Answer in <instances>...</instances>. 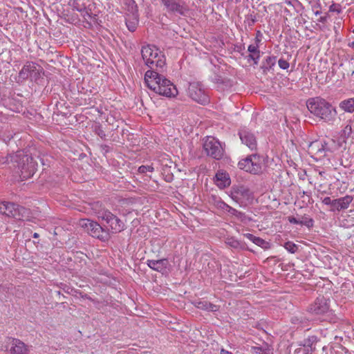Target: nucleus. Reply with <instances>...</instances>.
Masks as SVG:
<instances>
[{
	"mask_svg": "<svg viewBox=\"0 0 354 354\" xmlns=\"http://www.w3.org/2000/svg\"><path fill=\"white\" fill-rule=\"evenodd\" d=\"M44 154L36 147H30L17 151L3 158L1 164H11L15 172L22 180L30 178L37 171V162L35 158H39L44 165Z\"/></svg>",
	"mask_w": 354,
	"mask_h": 354,
	"instance_id": "1",
	"label": "nucleus"
},
{
	"mask_svg": "<svg viewBox=\"0 0 354 354\" xmlns=\"http://www.w3.org/2000/svg\"><path fill=\"white\" fill-rule=\"evenodd\" d=\"M145 82L149 88L160 95L172 97L178 94L176 86L166 78L162 73L153 71H146Z\"/></svg>",
	"mask_w": 354,
	"mask_h": 354,
	"instance_id": "2",
	"label": "nucleus"
},
{
	"mask_svg": "<svg viewBox=\"0 0 354 354\" xmlns=\"http://www.w3.org/2000/svg\"><path fill=\"white\" fill-rule=\"evenodd\" d=\"M306 106L312 114L329 124H333L337 119L336 108L321 97L308 99Z\"/></svg>",
	"mask_w": 354,
	"mask_h": 354,
	"instance_id": "3",
	"label": "nucleus"
},
{
	"mask_svg": "<svg viewBox=\"0 0 354 354\" xmlns=\"http://www.w3.org/2000/svg\"><path fill=\"white\" fill-rule=\"evenodd\" d=\"M142 57L149 68V71L163 73L166 65V59L163 53L156 46L147 45L141 50Z\"/></svg>",
	"mask_w": 354,
	"mask_h": 354,
	"instance_id": "4",
	"label": "nucleus"
},
{
	"mask_svg": "<svg viewBox=\"0 0 354 354\" xmlns=\"http://www.w3.org/2000/svg\"><path fill=\"white\" fill-rule=\"evenodd\" d=\"M80 225L83 227L89 235L102 241H108L110 237L109 230H106L102 227L96 221L88 218H83L80 221Z\"/></svg>",
	"mask_w": 354,
	"mask_h": 354,
	"instance_id": "5",
	"label": "nucleus"
},
{
	"mask_svg": "<svg viewBox=\"0 0 354 354\" xmlns=\"http://www.w3.org/2000/svg\"><path fill=\"white\" fill-rule=\"evenodd\" d=\"M97 214L98 218L105 221L108 225L109 228L106 230H109L111 233L116 234L124 230V223L109 209H102Z\"/></svg>",
	"mask_w": 354,
	"mask_h": 354,
	"instance_id": "6",
	"label": "nucleus"
},
{
	"mask_svg": "<svg viewBox=\"0 0 354 354\" xmlns=\"http://www.w3.org/2000/svg\"><path fill=\"white\" fill-rule=\"evenodd\" d=\"M187 93L194 101L198 104L205 105L209 102L207 91L200 82H191L188 87Z\"/></svg>",
	"mask_w": 354,
	"mask_h": 354,
	"instance_id": "7",
	"label": "nucleus"
},
{
	"mask_svg": "<svg viewBox=\"0 0 354 354\" xmlns=\"http://www.w3.org/2000/svg\"><path fill=\"white\" fill-rule=\"evenodd\" d=\"M203 149L208 156L216 160H221L225 153L222 144L212 137H208L205 140Z\"/></svg>",
	"mask_w": 354,
	"mask_h": 354,
	"instance_id": "8",
	"label": "nucleus"
},
{
	"mask_svg": "<svg viewBox=\"0 0 354 354\" xmlns=\"http://www.w3.org/2000/svg\"><path fill=\"white\" fill-rule=\"evenodd\" d=\"M238 166L241 169L252 174H258L262 170L261 157L257 153H253L240 160Z\"/></svg>",
	"mask_w": 354,
	"mask_h": 354,
	"instance_id": "9",
	"label": "nucleus"
},
{
	"mask_svg": "<svg viewBox=\"0 0 354 354\" xmlns=\"http://www.w3.org/2000/svg\"><path fill=\"white\" fill-rule=\"evenodd\" d=\"M330 301L324 296H319L316 298L308 308V312L316 316H319V319L329 312Z\"/></svg>",
	"mask_w": 354,
	"mask_h": 354,
	"instance_id": "10",
	"label": "nucleus"
},
{
	"mask_svg": "<svg viewBox=\"0 0 354 354\" xmlns=\"http://www.w3.org/2000/svg\"><path fill=\"white\" fill-rule=\"evenodd\" d=\"M238 134L243 145H246L251 151L257 150V138L250 129L246 127H242L239 130Z\"/></svg>",
	"mask_w": 354,
	"mask_h": 354,
	"instance_id": "11",
	"label": "nucleus"
},
{
	"mask_svg": "<svg viewBox=\"0 0 354 354\" xmlns=\"http://www.w3.org/2000/svg\"><path fill=\"white\" fill-rule=\"evenodd\" d=\"M160 1L169 12L185 16L188 11L183 0H160Z\"/></svg>",
	"mask_w": 354,
	"mask_h": 354,
	"instance_id": "12",
	"label": "nucleus"
},
{
	"mask_svg": "<svg viewBox=\"0 0 354 354\" xmlns=\"http://www.w3.org/2000/svg\"><path fill=\"white\" fill-rule=\"evenodd\" d=\"M88 0H73L69 3V5L72 7V8L75 10L81 13V15L85 19H92L94 16H93V13L91 12V8H90V5L87 6V3Z\"/></svg>",
	"mask_w": 354,
	"mask_h": 354,
	"instance_id": "13",
	"label": "nucleus"
},
{
	"mask_svg": "<svg viewBox=\"0 0 354 354\" xmlns=\"http://www.w3.org/2000/svg\"><path fill=\"white\" fill-rule=\"evenodd\" d=\"M329 151L327 145L322 140H315L308 144V151L312 156L322 158L326 156V152Z\"/></svg>",
	"mask_w": 354,
	"mask_h": 354,
	"instance_id": "14",
	"label": "nucleus"
},
{
	"mask_svg": "<svg viewBox=\"0 0 354 354\" xmlns=\"http://www.w3.org/2000/svg\"><path fill=\"white\" fill-rule=\"evenodd\" d=\"M6 213L4 215L8 217L15 218L17 220H21L28 214V209L22 206L13 203H8L7 205Z\"/></svg>",
	"mask_w": 354,
	"mask_h": 354,
	"instance_id": "15",
	"label": "nucleus"
},
{
	"mask_svg": "<svg viewBox=\"0 0 354 354\" xmlns=\"http://www.w3.org/2000/svg\"><path fill=\"white\" fill-rule=\"evenodd\" d=\"M35 68V63L32 62H27L19 73L18 82H22L28 78H30L31 73L34 72Z\"/></svg>",
	"mask_w": 354,
	"mask_h": 354,
	"instance_id": "16",
	"label": "nucleus"
},
{
	"mask_svg": "<svg viewBox=\"0 0 354 354\" xmlns=\"http://www.w3.org/2000/svg\"><path fill=\"white\" fill-rule=\"evenodd\" d=\"M10 353L12 354H28V346L18 339H13L11 342Z\"/></svg>",
	"mask_w": 354,
	"mask_h": 354,
	"instance_id": "17",
	"label": "nucleus"
},
{
	"mask_svg": "<svg viewBox=\"0 0 354 354\" xmlns=\"http://www.w3.org/2000/svg\"><path fill=\"white\" fill-rule=\"evenodd\" d=\"M215 180L217 186L223 189L230 186L231 180L229 174L223 171H218L215 176Z\"/></svg>",
	"mask_w": 354,
	"mask_h": 354,
	"instance_id": "18",
	"label": "nucleus"
},
{
	"mask_svg": "<svg viewBox=\"0 0 354 354\" xmlns=\"http://www.w3.org/2000/svg\"><path fill=\"white\" fill-rule=\"evenodd\" d=\"M353 201V196L350 195H346L344 197L334 199L333 200V207L337 211H341L342 209H346L348 207L349 205Z\"/></svg>",
	"mask_w": 354,
	"mask_h": 354,
	"instance_id": "19",
	"label": "nucleus"
},
{
	"mask_svg": "<svg viewBox=\"0 0 354 354\" xmlns=\"http://www.w3.org/2000/svg\"><path fill=\"white\" fill-rule=\"evenodd\" d=\"M147 264L150 268L157 272H162L167 268L169 261L167 259L147 260Z\"/></svg>",
	"mask_w": 354,
	"mask_h": 354,
	"instance_id": "20",
	"label": "nucleus"
},
{
	"mask_svg": "<svg viewBox=\"0 0 354 354\" xmlns=\"http://www.w3.org/2000/svg\"><path fill=\"white\" fill-rule=\"evenodd\" d=\"M232 194V198L236 201H238L241 198H249L250 196V192L249 189L244 186H239L236 188H234V191Z\"/></svg>",
	"mask_w": 354,
	"mask_h": 354,
	"instance_id": "21",
	"label": "nucleus"
},
{
	"mask_svg": "<svg viewBox=\"0 0 354 354\" xmlns=\"http://www.w3.org/2000/svg\"><path fill=\"white\" fill-rule=\"evenodd\" d=\"M319 338L316 335H309L307 338L304 339L300 346H305L308 348L310 351L315 352L316 351V344L319 342Z\"/></svg>",
	"mask_w": 354,
	"mask_h": 354,
	"instance_id": "22",
	"label": "nucleus"
},
{
	"mask_svg": "<svg viewBox=\"0 0 354 354\" xmlns=\"http://www.w3.org/2000/svg\"><path fill=\"white\" fill-rule=\"evenodd\" d=\"M248 50L250 54L247 57L248 60H252L254 64H257L260 58V50H259L258 44L256 45L251 44L248 46Z\"/></svg>",
	"mask_w": 354,
	"mask_h": 354,
	"instance_id": "23",
	"label": "nucleus"
},
{
	"mask_svg": "<svg viewBox=\"0 0 354 354\" xmlns=\"http://www.w3.org/2000/svg\"><path fill=\"white\" fill-rule=\"evenodd\" d=\"M244 236L246 237L250 241H251L252 242H253L257 245L260 246L263 249H268L270 247V243L268 241H265L264 239L260 237L255 236L252 234H245Z\"/></svg>",
	"mask_w": 354,
	"mask_h": 354,
	"instance_id": "24",
	"label": "nucleus"
},
{
	"mask_svg": "<svg viewBox=\"0 0 354 354\" xmlns=\"http://www.w3.org/2000/svg\"><path fill=\"white\" fill-rule=\"evenodd\" d=\"M195 306L201 310L209 312H216L218 310V307L207 301H198L194 304Z\"/></svg>",
	"mask_w": 354,
	"mask_h": 354,
	"instance_id": "25",
	"label": "nucleus"
},
{
	"mask_svg": "<svg viewBox=\"0 0 354 354\" xmlns=\"http://www.w3.org/2000/svg\"><path fill=\"white\" fill-rule=\"evenodd\" d=\"M339 107L346 113L354 112V97L348 98L341 101L339 104Z\"/></svg>",
	"mask_w": 354,
	"mask_h": 354,
	"instance_id": "26",
	"label": "nucleus"
},
{
	"mask_svg": "<svg viewBox=\"0 0 354 354\" xmlns=\"http://www.w3.org/2000/svg\"><path fill=\"white\" fill-rule=\"evenodd\" d=\"M210 203L213 204L217 209L227 211L229 206L227 203L221 200L220 197L212 195L210 198Z\"/></svg>",
	"mask_w": 354,
	"mask_h": 354,
	"instance_id": "27",
	"label": "nucleus"
},
{
	"mask_svg": "<svg viewBox=\"0 0 354 354\" xmlns=\"http://www.w3.org/2000/svg\"><path fill=\"white\" fill-rule=\"evenodd\" d=\"M138 24V17H131L129 16L126 19V25L129 30L134 32Z\"/></svg>",
	"mask_w": 354,
	"mask_h": 354,
	"instance_id": "28",
	"label": "nucleus"
},
{
	"mask_svg": "<svg viewBox=\"0 0 354 354\" xmlns=\"http://www.w3.org/2000/svg\"><path fill=\"white\" fill-rule=\"evenodd\" d=\"M322 320L335 324L340 321L341 319L339 318L335 314H334L333 311L329 308V312L324 315V316L322 318Z\"/></svg>",
	"mask_w": 354,
	"mask_h": 354,
	"instance_id": "29",
	"label": "nucleus"
},
{
	"mask_svg": "<svg viewBox=\"0 0 354 354\" xmlns=\"http://www.w3.org/2000/svg\"><path fill=\"white\" fill-rule=\"evenodd\" d=\"M128 11L131 14V17H138V8L133 0H128Z\"/></svg>",
	"mask_w": 354,
	"mask_h": 354,
	"instance_id": "30",
	"label": "nucleus"
},
{
	"mask_svg": "<svg viewBox=\"0 0 354 354\" xmlns=\"http://www.w3.org/2000/svg\"><path fill=\"white\" fill-rule=\"evenodd\" d=\"M227 212L228 213H230V214L234 216L236 218L239 219L241 221H243L246 218V216H245V213L239 212L230 206H229Z\"/></svg>",
	"mask_w": 354,
	"mask_h": 354,
	"instance_id": "31",
	"label": "nucleus"
},
{
	"mask_svg": "<svg viewBox=\"0 0 354 354\" xmlns=\"http://www.w3.org/2000/svg\"><path fill=\"white\" fill-rule=\"evenodd\" d=\"M276 64V57L268 56L263 62V68L268 71L270 70Z\"/></svg>",
	"mask_w": 354,
	"mask_h": 354,
	"instance_id": "32",
	"label": "nucleus"
},
{
	"mask_svg": "<svg viewBox=\"0 0 354 354\" xmlns=\"http://www.w3.org/2000/svg\"><path fill=\"white\" fill-rule=\"evenodd\" d=\"M283 246L291 254H295L299 249V246L292 241L286 242Z\"/></svg>",
	"mask_w": 354,
	"mask_h": 354,
	"instance_id": "33",
	"label": "nucleus"
},
{
	"mask_svg": "<svg viewBox=\"0 0 354 354\" xmlns=\"http://www.w3.org/2000/svg\"><path fill=\"white\" fill-rule=\"evenodd\" d=\"M62 287L64 292L67 294L71 295L73 296L77 297V295H82V292L79 290L75 289L73 288L69 287L67 285H62Z\"/></svg>",
	"mask_w": 354,
	"mask_h": 354,
	"instance_id": "34",
	"label": "nucleus"
},
{
	"mask_svg": "<svg viewBox=\"0 0 354 354\" xmlns=\"http://www.w3.org/2000/svg\"><path fill=\"white\" fill-rule=\"evenodd\" d=\"M42 71V68L35 64V68L34 72L31 73L30 80L32 81H37L39 78L41 77V73Z\"/></svg>",
	"mask_w": 354,
	"mask_h": 354,
	"instance_id": "35",
	"label": "nucleus"
},
{
	"mask_svg": "<svg viewBox=\"0 0 354 354\" xmlns=\"http://www.w3.org/2000/svg\"><path fill=\"white\" fill-rule=\"evenodd\" d=\"M226 244L233 248H241V243L238 240L235 239L233 237L227 238L225 241Z\"/></svg>",
	"mask_w": 354,
	"mask_h": 354,
	"instance_id": "36",
	"label": "nucleus"
},
{
	"mask_svg": "<svg viewBox=\"0 0 354 354\" xmlns=\"http://www.w3.org/2000/svg\"><path fill=\"white\" fill-rule=\"evenodd\" d=\"M313 219L306 216H302L301 220H300V225H305L309 229L313 226Z\"/></svg>",
	"mask_w": 354,
	"mask_h": 354,
	"instance_id": "37",
	"label": "nucleus"
},
{
	"mask_svg": "<svg viewBox=\"0 0 354 354\" xmlns=\"http://www.w3.org/2000/svg\"><path fill=\"white\" fill-rule=\"evenodd\" d=\"M95 133L100 136L102 139L106 138L105 131L103 130L102 126L100 124H96L94 127Z\"/></svg>",
	"mask_w": 354,
	"mask_h": 354,
	"instance_id": "38",
	"label": "nucleus"
},
{
	"mask_svg": "<svg viewBox=\"0 0 354 354\" xmlns=\"http://www.w3.org/2000/svg\"><path fill=\"white\" fill-rule=\"evenodd\" d=\"M328 12L340 14L342 12V6L338 3H333L329 7Z\"/></svg>",
	"mask_w": 354,
	"mask_h": 354,
	"instance_id": "39",
	"label": "nucleus"
},
{
	"mask_svg": "<svg viewBox=\"0 0 354 354\" xmlns=\"http://www.w3.org/2000/svg\"><path fill=\"white\" fill-rule=\"evenodd\" d=\"M154 170L153 167H152V165H142L140 167H138V172L140 174H145L147 172H153Z\"/></svg>",
	"mask_w": 354,
	"mask_h": 354,
	"instance_id": "40",
	"label": "nucleus"
},
{
	"mask_svg": "<svg viewBox=\"0 0 354 354\" xmlns=\"http://www.w3.org/2000/svg\"><path fill=\"white\" fill-rule=\"evenodd\" d=\"M313 352L310 351V350L305 346H301V347L297 348L295 351V354H313Z\"/></svg>",
	"mask_w": 354,
	"mask_h": 354,
	"instance_id": "41",
	"label": "nucleus"
},
{
	"mask_svg": "<svg viewBox=\"0 0 354 354\" xmlns=\"http://www.w3.org/2000/svg\"><path fill=\"white\" fill-rule=\"evenodd\" d=\"M278 64L279 66L283 70L288 69L290 66L288 62L283 58L279 59V60L278 61Z\"/></svg>",
	"mask_w": 354,
	"mask_h": 354,
	"instance_id": "42",
	"label": "nucleus"
},
{
	"mask_svg": "<svg viewBox=\"0 0 354 354\" xmlns=\"http://www.w3.org/2000/svg\"><path fill=\"white\" fill-rule=\"evenodd\" d=\"M8 202H0V214H5Z\"/></svg>",
	"mask_w": 354,
	"mask_h": 354,
	"instance_id": "43",
	"label": "nucleus"
},
{
	"mask_svg": "<svg viewBox=\"0 0 354 354\" xmlns=\"http://www.w3.org/2000/svg\"><path fill=\"white\" fill-rule=\"evenodd\" d=\"M330 17V15L328 12H326L324 16L320 17L318 19V21L322 24H325L327 22L328 18Z\"/></svg>",
	"mask_w": 354,
	"mask_h": 354,
	"instance_id": "44",
	"label": "nucleus"
},
{
	"mask_svg": "<svg viewBox=\"0 0 354 354\" xmlns=\"http://www.w3.org/2000/svg\"><path fill=\"white\" fill-rule=\"evenodd\" d=\"M352 132V128L351 126L349 124H347L344 129H343V134L347 135L348 136Z\"/></svg>",
	"mask_w": 354,
	"mask_h": 354,
	"instance_id": "45",
	"label": "nucleus"
},
{
	"mask_svg": "<svg viewBox=\"0 0 354 354\" xmlns=\"http://www.w3.org/2000/svg\"><path fill=\"white\" fill-rule=\"evenodd\" d=\"M322 203L326 205H331L333 207V200H331V198L328 196L325 197L323 199Z\"/></svg>",
	"mask_w": 354,
	"mask_h": 354,
	"instance_id": "46",
	"label": "nucleus"
},
{
	"mask_svg": "<svg viewBox=\"0 0 354 354\" xmlns=\"http://www.w3.org/2000/svg\"><path fill=\"white\" fill-rule=\"evenodd\" d=\"M288 221L290 223H293V224H299L300 225V220H298L297 218H296L294 216H289L288 217Z\"/></svg>",
	"mask_w": 354,
	"mask_h": 354,
	"instance_id": "47",
	"label": "nucleus"
},
{
	"mask_svg": "<svg viewBox=\"0 0 354 354\" xmlns=\"http://www.w3.org/2000/svg\"><path fill=\"white\" fill-rule=\"evenodd\" d=\"M250 17H251V21L248 22V26H252L254 24V23L256 22V17H253L252 15H250Z\"/></svg>",
	"mask_w": 354,
	"mask_h": 354,
	"instance_id": "48",
	"label": "nucleus"
},
{
	"mask_svg": "<svg viewBox=\"0 0 354 354\" xmlns=\"http://www.w3.org/2000/svg\"><path fill=\"white\" fill-rule=\"evenodd\" d=\"M78 295L80 296L82 298L92 300L91 298L86 294H83L82 292V295Z\"/></svg>",
	"mask_w": 354,
	"mask_h": 354,
	"instance_id": "49",
	"label": "nucleus"
},
{
	"mask_svg": "<svg viewBox=\"0 0 354 354\" xmlns=\"http://www.w3.org/2000/svg\"><path fill=\"white\" fill-rule=\"evenodd\" d=\"M221 354H232V353L228 351H226V350L222 348L221 351Z\"/></svg>",
	"mask_w": 354,
	"mask_h": 354,
	"instance_id": "50",
	"label": "nucleus"
},
{
	"mask_svg": "<svg viewBox=\"0 0 354 354\" xmlns=\"http://www.w3.org/2000/svg\"><path fill=\"white\" fill-rule=\"evenodd\" d=\"M292 323L296 324L297 322H299V319L297 317H293L291 319Z\"/></svg>",
	"mask_w": 354,
	"mask_h": 354,
	"instance_id": "51",
	"label": "nucleus"
},
{
	"mask_svg": "<svg viewBox=\"0 0 354 354\" xmlns=\"http://www.w3.org/2000/svg\"><path fill=\"white\" fill-rule=\"evenodd\" d=\"M237 48H238L237 50L239 52H241V51H242V50H243L245 49V46L243 45H242V46H237Z\"/></svg>",
	"mask_w": 354,
	"mask_h": 354,
	"instance_id": "52",
	"label": "nucleus"
},
{
	"mask_svg": "<svg viewBox=\"0 0 354 354\" xmlns=\"http://www.w3.org/2000/svg\"><path fill=\"white\" fill-rule=\"evenodd\" d=\"M39 234L37 232H35L32 235V237L35 238V239L39 238Z\"/></svg>",
	"mask_w": 354,
	"mask_h": 354,
	"instance_id": "53",
	"label": "nucleus"
},
{
	"mask_svg": "<svg viewBox=\"0 0 354 354\" xmlns=\"http://www.w3.org/2000/svg\"><path fill=\"white\" fill-rule=\"evenodd\" d=\"M348 46L354 48V41L348 44Z\"/></svg>",
	"mask_w": 354,
	"mask_h": 354,
	"instance_id": "54",
	"label": "nucleus"
},
{
	"mask_svg": "<svg viewBox=\"0 0 354 354\" xmlns=\"http://www.w3.org/2000/svg\"><path fill=\"white\" fill-rule=\"evenodd\" d=\"M254 349L256 351V352L257 353L258 351H260L261 348L260 347H254Z\"/></svg>",
	"mask_w": 354,
	"mask_h": 354,
	"instance_id": "55",
	"label": "nucleus"
},
{
	"mask_svg": "<svg viewBox=\"0 0 354 354\" xmlns=\"http://www.w3.org/2000/svg\"><path fill=\"white\" fill-rule=\"evenodd\" d=\"M321 13H322V12H321L320 10H317V11L315 12V15H320Z\"/></svg>",
	"mask_w": 354,
	"mask_h": 354,
	"instance_id": "56",
	"label": "nucleus"
},
{
	"mask_svg": "<svg viewBox=\"0 0 354 354\" xmlns=\"http://www.w3.org/2000/svg\"><path fill=\"white\" fill-rule=\"evenodd\" d=\"M256 41H257V43H258V42H260V40L257 38Z\"/></svg>",
	"mask_w": 354,
	"mask_h": 354,
	"instance_id": "57",
	"label": "nucleus"
},
{
	"mask_svg": "<svg viewBox=\"0 0 354 354\" xmlns=\"http://www.w3.org/2000/svg\"><path fill=\"white\" fill-rule=\"evenodd\" d=\"M57 295H61L60 291H57Z\"/></svg>",
	"mask_w": 354,
	"mask_h": 354,
	"instance_id": "58",
	"label": "nucleus"
},
{
	"mask_svg": "<svg viewBox=\"0 0 354 354\" xmlns=\"http://www.w3.org/2000/svg\"><path fill=\"white\" fill-rule=\"evenodd\" d=\"M351 75H352V76H354V71H352V73H351Z\"/></svg>",
	"mask_w": 354,
	"mask_h": 354,
	"instance_id": "59",
	"label": "nucleus"
},
{
	"mask_svg": "<svg viewBox=\"0 0 354 354\" xmlns=\"http://www.w3.org/2000/svg\"><path fill=\"white\" fill-rule=\"evenodd\" d=\"M261 32L259 30L257 31V35H259Z\"/></svg>",
	"mask_w": 354,
	"mask_h": 354,
	"instance_id": "60",
	"label": "nucleus"
}]
</instances>
